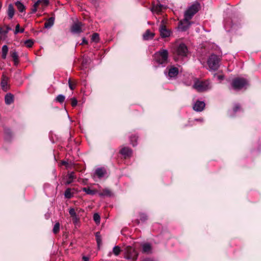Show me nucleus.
<instances>
[{
  "label": "nucleus",
  "mask_w": 261,
  "mask_h": 261,
  "mask_svg": "<svg viewBox=\"0 0 261 261\" xmlns=\"http://www.w3.org/2000/svg\"><path fill=\"white\" fill-rule=\"evenodd\" d=\"M200 8V4L198 2H195L188 8L184 13V19L179 22L178 25V28L181 31H185L190 27L192 23L190 20Z\"/></svg>",
  "instance_id": "f257e3e1"
},
{
  "label": "nucleus",
  "mask_w": 261,
  "mask_h": 261,
  "mask_svg": "<svg viewBox=\"0 0 261 261\" xmlns=\"http://www.w3.org/2000/svg\"><path fill=\"white\" fill-rule=\"evenodd\" d=\"M168 53L167 50L163 49L154 54V58L155 61L160 64H164L167 63Z\"/></svg>",
  "instance_id": "f03ea898"
},
{
  "label": "nucleus",
  "mask_w": 261,
  "mask_h": 261,
  "mask_svg": "<svg viewBox=\"0 0 261 261\" xmlns=\"http://www.w3.org/2000/svg\"><path fill=\"white\" fill-rule=\"evenodd\" d=\"M220 59L216 55H211L207 60V65L210 70H216L219 67Z\"/></svg>",
  "instance_id": "7ed1b4c3"
},
{
  "label": "nucleus",
  "mask_w": 261,
  "mask_h": 261,
  "mask_svg": "<svg viewBox=\"0 0 261 261\" xmlns=\"http://www.w3.org/2000/svg\"><path fill=\"white\" fill-rule=\"evenodd\" d=\"M248 82L247 80L244 78H236L231 83L233 88L235 90H241L248 85Z\"/></svg>",
  "instance_id": "20e7f679"
},
{
  "label": "nucleus",
  "mask_w": 261,
  "mask_h": 261,
  "mask_svg": "<svg viewBox=\"0 0 261 261\" xmlns=\"http://www.w3.org/2000/svg\"><path fill=\"white\" fill-rule=\"evenodd\" d=\"M193 87L198 92H203L210 88V83L208 81H197Z\"/></svg>",
  "instance_id": "39448f33"
},
{
  "label": "nucleus",
  "mask_w": 261,
  "mask_h": 261,
  "mask_svg": "<svg viewBox=\"0 0 261 261\" xmlns=\"http://www.w3.org/2000/svg\"><path fill=\"white\" fill-rule=\"evenodd\" d=\"M176 54L178 56L186 57L188 53V48L184 43L180 44L176 49Z\"/></svg>",
  "instance_id": "423d86ee"
},
{
  "label": "nucleus",
  "mask_w": 261,
  "mask_h": 261,
  "mask_svg": "<svg viewBox=\"0 0 261 261\" xmlns=\"http://www.w3.org/2000/svg\"><path fill=\"white\" fill-rule=\"evenodd\" d=\"M83 24L79 21L74 23L71 27V32L74 34H79L83 31Z\"/></svg>",
  "instance_id": "0eeeda50"
},
{
  "label": "nucleus",
  "mask_w": 261,
  "mask_h": 261,
  "mask_svg": "<svg viewBox=\"0 0 261 261\" xmlns=\"http://www.w3.org/2000/svg\"><path fill=\"white\" fill-rule=\"evenodd\" d=\"M205 104L204 101L197 100L193 106V109L197 112H201L205 108Z\"/></svg>",
  "instance_id": "6e6552de"
},
{
  "label": "nucleus",
  "mask_w": 261,
  "mask_h": 261,
  "mask_svg": "<svg viewBox=\"0 0 261 261\" xmlns=\"http://www.w3.org/2000/svg\"><path fill=\"white\" fill-rule=\"evenodd\" d=\"M11 30V28L8 25L6 26V30H4L3 28L0 27V40L5 39L7 37V34Z\"/></svg>",
  "instance_id": "1a4fd4ad"
},
{
  "label": "nucleus",
  "mask_w": 261,
  "mask_h": 261,
  "mask_svg": "<svg viewBox=\"0 0 261 261\" xmlns=\"http://www.w3.org/2000/svg\"><path fill=\"white\" fill-rule=\"evenodd\" d=\"M8 77L4 75H3L2 80L1 81V86L3 90L5 91H7L9 89V85L8 84Z\"/></svg>",
  "instance_id": "9d476101"
},
{
  "label": "nucleus",
  "mask_w": 261,
  "mask_h": 261,
  "mask_svg": "<svg viewBox=\"0 0 261 261\" xmlns=\"http://www.w3.org/2000/svg\"><path fill=\"white\" fill-rule=\"evenodd\" d=\"M165 8V7L163 5L156 4V5H153L151 10L152 12L159 14L162 12V10Z\"/></svg>",
  "instance_id": "9b49d317"
},
{
  "label": "nucleus",
  "mask_w": 261,
  "mask_h": 261,
  "mask_svg": "<svg viewBox=\"0 0 261 261\" xmlns=\"http://www.w3.org/2000/svg\"><path fill=\"white\" fill-rule=\"evenodd\" d=\"M178 69L175 67H171L168 71V76L169 77H174L178 73Z\"/></svg>",
  "instance_id": "f8f14e48"
},
{
  "label": "nucleus",
  "mask_w": 261,
  "mask_h": 261,
  "mask_svg": "<svg viewBox=\"0 0 261 261\" xmlns=\"http://www.w3.org/2000/svg\"><path fill=\"white\" fill-rule=\"evenodd\" d=\"M160 32L162 37L165 38L170 36V32L166 29L164 25L161 26Z\"/></svg>",
  "instance_id": "ddd939ff"
},
{
  "label": "nucleus",
  "mask_w": 261,
  "mask_h": 261,
  "mask_svg": "<svg viewBox=\"0 0 261 261\" xmlns=\"http://www.w3.org/2000/svg\"><path fill=\"white\" fill-rule=\"evenodd\" d=\"M76 178L74 175V172H71L68 173L66 181L65 182V185H68L70 184L73 181V179Z\"/></svg>",
  "instance_id": "4468645a"
},
{
  "label": "nucleus",
  "mask_w": 261,
  "mask_h": 261,
  "mask_svg": "<svg viewBox=\"0 0 261 261\" xmlns=\"http://www.w3.org/2000/svg\"><path fill=\"white\" fill-rule=\"evenodd\" d=\"M132 150L128 147H123L121 150L120 153L124 156L125 158L128 157L132 154Z\"/></svg>",
  "instance_id": "2eb2a0df"
},
{
  "label": "nucleus",
  "mask_w": 261,
  "mask_h": 261,
  "mask_svg": "<svg viewBox=\"0 0 261 261\" xmlns=\"http://www.w3.org/2000/svg\"><path fill=\"white\" fill-rule=\"evenodd\" d=\"M55 22V18L50 17L44 23V28L46 29H50L53 27Z\"/></svg>",
  "instance_id": "dca6fc26"
},
{
  "label": "nucleus",
  "mask_w": 261,
  "mask_h": 261,
  "mask_svg": "<svg viewBox=\"0 0 261 261\" xmlns=\"http://www.w3.org/2000/svg\"><path fill=\"white\" fill-rule=\"evenodd\" d=\"M142 250L144 253H149L151 251V247L148 243H145L142 245Z\"/></svg>",
  "instance_id": "f3484780"
},
{
  "label": "nucleus",
  "mask_w": 261,
  "mask_h": 261,
  "mask_svg": "<svg viewBox=\"0 0 261 261\" xmlns=\"http://www.w3.org/2000/svg\"><path fill=\"white\" fill-rule=\"evenodd\" d=\"M154 36V34L147 30L144 34L143 37L144 40H149L152 39Z\"/></svg>",
  "instance_id": "a211bd4d"
},
{
  "label": "nucleus",
  "mask_w": 261,
  "mask_h": 261,
  "mask_svg": "<svg viewBox=\"0 0 261 261\" xmlns=\"http://www.w3.org/2000/svg\"><path fill=\"white\" fill-rule=\"evenodd\" d=\"M5 103L10 105L13 101V96L10 93L7 94L5 98Z\"/></svg>",
  "instance_id": "6ab92c4d"
},
{
  "label": "nucleus",
  "mask_w": 261,
  "mask_h": 261,
  "mask_svg": "<svg viewBox=\"0 0 261 261\" xmlns=\"http://www.w3.org/2000/svg\"><path fill=\"white\" fill-rule=\"evenodd\" d=\"M14 9L12 4H9L8 8V15L9 17L11 19L14 15Z\"/></svg>",
  "instance_id": "aec40b11"
},
{
  "label": "nucleus",
  "mask_w": 261,
  "mask_h": 261,
  "mask_svg": "<svg viewBox=\"0 0 261 261\" xmlns=\"http://www.w3.org/2000/svg\"><path fill=\"white\" fill-rule=\"evenodd\" d=\"M95 173L98 177L101 178L106 174V170L103 168H98L96 170Z\"/></svg>",
  "instance_id": "412c9836"
},
{
  "label": "nucleus",
  "mask_w": 261,
  "mask_h": 261,
  "mask_svg": "<svg viewBox=\"0 0 261 261\" xmlns=\"http://www.w3.org/2000/svg\"><path fill=\"white\" fill-rule=\"evenodd\" d=\"M15 5L19 12H23L24 11L25 7L20 2L17 1L15 3Z\"/></svg>",
  "instance_id": "4be33fe9"
},
{
  "label": "nucleus",
  "mask_w": 261,
  "mask_h": 261,
  "mask_svg": "<svg viewBox=\"0 0 261 261\" xmlns=\"http://www.w3.org/2000/svg\"><path fill=\"white\" fill-rule=\"evenodd\" d=\"M2 57L3 59H5L6 58L7 55L8 51V47L6 45H4L2 46Z\"/></svg>",
  "instance_id": "5701e85b"
},
{
  "label": "nucleus",
  "mask_w": 261,
  "mask_h": 261,
  "mask_svg": "<svg viewBox=\"0 0 261 261\" xmlns=\"http://www.w3.org/2000/svg\"><path fill=\"white\" fill-rule=\"evenodd\" d=\"M111 192L108 189H105L102 191V192L99 193V195L100 196H111Z\"/></svg>",
  "instance_id": "b1692460"
},
{
  "label": "nucleus",
  "mask_w": 261,
  "mask_h": 261,
  "mask_svg": "<svg viewBox=\"0 0 261 261\" xmlns=\"http://www.w3.org/2000/svg\"><path fill=\"white\" fill-rule=\"evenodd\" d=\"M11 56L13 59L14 64L17 65L18 63V56L17 52L15 51L11 52Z\"/></svg>",
  "instance_id": "393cba45"
},
{
  "label": "nucleus",
  "mask_w": 261,
  "mask_h": 261,
  "mask_svg": "<svg viewBox=\"0 0 261 261\" xmlns=\"http://www.w3.org/2000/svg\"><path fill=\"white\" fill-rule=\"evenodd\" d=\"M95 237L98 247H99L102 243V239L99 232H96Z\"/></svg>",
  "instance_id": "a878e982"
},
{
  "label": "nucleus",
  "mask_w": 261,
  "mask_h": 261,
  "mask_svg": "<svg viewBox=\"0 0 261 261\" xmlns=\"http://www.w3.org/2000/svg\"><path fill=\"white\" fill-rule=\"evenodd\" d=\"M64 196L65 198L70 199L73 196V193H71V189L70 188H68L64 193Z\"/></svg>",
  "instance_id": "bb28decb"
},
{
  "label": "nucleus",
  "mask_w": 261,
  "mask_h": 261,
  "mask_svg": "<svg viewBox=\"0 0 261 261\" xmlns=\"http://www.w3.org/2000/svg\"><path fill=\"white\" fill-rule=\"evenodd\" d=\"M82 190L89 195H93L96 193V191L95 190H91L89 188H83Z\"/></svg>",
  "instance_id": "cd10ccee"
},
{
  "label": "nucleus",
  "mask_w": 261,
  "mask_h": 261,
  "mask_svg": "<svg viewBox=\"0 0 261 261\" xmlns=\"http://www.w3.org/2000/svg\"><path fill=\"white\" fill-rule=\"evenodd\" d=\"M129 249H130V251L133 252V253H132V254H130L128 256V258H132L133 259H136L137 258V256H138L137 253L136 252V251L134 249H133L132 248H130Z\"/></svg>",
  "instance_id": "c85d7f7f"
},
{
  "label": "nucleus",
  "mask_w": 261,
  "mask_h": 261,
  "mask_svg": "<svg viewBox=\"0 0 261 261\" xmlns=\"http://www.w3.org/2000/svg\"><path fill=\"white\" fill-rule=\"evenodd\" d=\"M60 224L59 222H56L53 228V232L55 234L57 233L60 230Z\"/></svg>",
  "instance_id": "c756f323"
},
{
  "label": "nucleus",
  "mask_w": 261,
  "mask_h": 261,
  "mask_svg": "<svg viewBox=\"0 0 261 261\" xmlns=\"http://www.w3.org/2000/svg\"><path fill=\"white\" fill-rule=\"evenodd\" d=\"M65 99V97L62 94L57 96L56 100L60 103H63Z\"/></svg>",
  "instance_id": "7c9ffc66"
},
{
  "label": "nucleus",
  "mask_w": 261,
  "mask_h": 261,
  "mask_svg": "<svg viewBox=\"0 0 261 261\" xmlns=\"http://www.w3.org/2000/svg\"><path fill=\"white\" fill-rule=\"evenodd\" d=\"M121 251L120 247L118 246H115L113 249V252L115 255H118Z\"/></svg>",
  "instance_id": "2f4dec72"
},
{
  "label": "nucleus",
  "mask_w": 261,
  "mask_h": 261,
  "mask_svg": "<svg viewBox=\"0 0 261 261\" xmlns=\"http://www.w3.org/2000/svg\"><path fill=\"white\" fill-rule=\"evenodd\" d=\"M24 44L28 47H31L34 44V41L32 40H27L24 42Z\"/></svg>",
  "instance_id": "473e14b6"
},
{
  "label": "nucleus",
  "mask_w": 261,
  "mask_h": 261,
  "mask_svg": "<svg viewBox=\"0 0 261 261\" xmlns=\"http://www.w3.org/2000/svg\"><path fill=\"white\" fill-rule=\"evenodd\" d=\"M38 1H40L39 5L41 4L43 7L47 6L49 3L48 0H38Z\"/></svg>",
  "instance_id": "72a5a7b5"
},
{
  "label": "nucleus",
  "mask_w": 261,
  "mask_h": 261,
  "mask_svg": "<svg viewBox=\"0 0 261 261\" xmlns=\"http://www.w3.org/2000/svg\"><path fill=\"white\" fill-rule=\"evenodd\" d=\"M39 2L37 1L33 5V7L32 8V13H35L37 10L38 6L39 5Z\"/></svg>",
  "instance_id": "f704fd0d"
},
{
  "label": "nucleus",
  "mask_w": 261,
  "mask_h": 261,
  "mask_svg": "<svg viewBox=\"0 0 261 261\" xmlns=\"http://www.w3.org/2000/svg\"><path fill=\"white\" fill-rule=\"evenodd\" d=\"M91 39L92 40V41H95V42H98V40H99V35L97 33H94L92 35V38Z\"/></svg>",
  "instance_id": "c9c22d12"
},
{
  "label": "nucleus",
  "mask_w": 261,
  "mask_h": 261,
  "mask_svg": "<svg viewBox=\"0 0 261 261\" xmlns=\"http://www.w3.org/2000/svg\"><path fill=\"white\" fill-rule=\"evenodd\" d=\"M93 219L96 223H99L100 218L98 214H95L94 215Z\"/></svg>",
  "instance_id": "e433bc0d"
},
{
  "label": "nucleus",
  "mask_w": 261,
  "mask_h": 261,
  "mask_svg": "<svg viewBox=\"0 0 261 261\" xmlns=\"http://www.w3.org/2000/svg\"><path fill=\"white\" fill-rule=\"evenodd\" d=\"M71 105L72 107H75L77 105V101L75 97L71 98Z\"/></svg>",
  "instance_id": "4c0bfd02"
},
{
  "label": "nucleus",
  "mask_w": 261,
  "mask_h": 261,
  "mask_svg": "<svg viewBox=\"0 0 261 261\" xmlns=\"http://www.w3.org/2000/svg\"><path fill=\"white\" fill-rule=\"evenodd\" d=\"M69 213L71 217L76 215L75 210L73 208H70L69 210Z\"/></svg>",
  "instance_id": "58836bf2"
},
{
  "label": "nucleus",
  "mask_w": 261,
  "mask_h": 261,
  "mask_svg": "<svg viewBox=\"0 0 261 261\" xmlns=\"http://www.w3.org/2000/svg\"><path fill=\"white\" fill-rule=\"evenodd\" d=\"M137 140V137L135 136L130 138V142L133 146H135L136 145Z\"/></svg>",
  "instance_id": "ea45409f"
},
{
  "label": "nucleus",
  "mask_w": 261,
  "mask_h": 261,
  "mask_svg": "<svg viewBox=\"0 0 261 261\" xmlns=\"http://www.w3.org/2000/svg\"><path fill=\"white\" fill-rule=\"evenodd\" d=\"M72 220H73V223L74 224H76V223H77L79 222V218L78 217L77 215H75L74 216H73L72 217Z\"/></svg>",
  "instance_id": "a19ab883"
},
{
  "label": "nucleus",
  "mask_w": 261,
  "mask_h": 261,
  "mask_svg": "<svg viewBox=\"0 0 261 261\" xmlns=\"http://www.w3.org/2000/svg\"><path fill=\"white\" fill-rule=\"evenodd\" d=\"M19 24H18L17 25H16L15 30L14 32L15 34H17V33H19Z\"/></svg>",
  "instance_id": "79ce46f5"
},
{
  "label": "nucleus",
  "mask_w": 261,
  "mask_h": 261,
  "mask_svg": "<svg viewBox=\"0 0 261 261\" xmlns=\"http://www.w3.org/2000/svg\"><path fill=\"white\" fill-rule=\"evenodd\" d=\"M215 76H216V77L218 79L219 81H221L223 79L224 76L222 75H217L215 74L214 75Z\"/></svg>",
  "instance_id": "37998d69"
},
{
  "label": "nucleus",
  "mask_w": 261,
  "mask_h": 261,
  "mask_svg": "<svg viewBox=\"0 0 261 261\" xmlns=\"http://www.w3.org/2000/svg\"><path fill=\"white\" fill-rule=\"evenodd\" d=\"M68 85H69V87L70 88V89L71 90H73V89L74 88V87H73V86L71 84V81L70 79H69L68 80Z\"/></svg>",
  "instance_id": "c03bdc74"
},
{
  "label": "nucleus",
  "mask_w": 261,
  "mask_h": 261,
  "mask_svg": "<svg viewBox=\"0 0 261 261\" xmlns=\"http://www.w3.org/2000/svg\"><path fill=\"white\" fill-rule=\"evenodd\" d=\"M140 219L142 221H145V220H146L147 217L145 214H141Z\"/></svg>",
  "instance_id": "a18cd8bd"
},
{
  "label": "nucleus",
  "mask_w": 261,
  "mask_h": 261,
  "mask_svg": "<svg viewBox=\"0 0 261 261\" xmlns=\"http://www.w3.org/2000/svg\"><path fill=\"white\" fill-rule=\"evenodd\" d=\"M240 109V106L239 105H236L233 108V111L234 112H236Z\"/></svg>",
  "instance_id": "49530a36"
},
{
  "label": "nucleus",
  "mask_w": 261,
  "mask_h": 261,
  "mask_svg": "<svg viewBox=\"0 0 261 261\" xmlns=\"http://www.w3.org/2000/svg\"><path fill=\"white\" fill-rule=\"evenodd\" d=\"M82 258L83 261H89V257L88 256H84Z\"/></svg>",
  "instance_id": "de8ad7c7"
},
{
  "label": "nucleus",
  "mask_w": 261,
  "mask_h": 261,
  "mask_svg": "<svg viewBox=\"0 0 261 261\" xmlns=\"http://www.w3.org/2000/svg\"><path fill=\"white\" fill-rule=\"evenodd\" d=\"M86 43H87V41L86 40L85 38H84L83 39V41H82V43L81 44H86Z\"/></svg>",
  "instance_id": "09e8293b"
},
{
  "label": "nucleus",
  "mask_w": 261,
  "mask_h": 261,
  "mask_svg": "<svg viewBox=\"0 0 261 261\" xmlns=\"http://www.w3.org/2000/svg\"><path fill=\"white\" fill-rule=\"evenodd\" d=\"M141 261H153L152 259H150V258H146V259H144Z\"/></svg>",
  "instance_id": "8fccbe9b"
},
{
  "label": "nucleus",
  "mask_w": 261,
  "mask_h": 261,
  "mask_svg": "<svg viewBox=\"0 0 261 261\" xmlns=\"http://www.w3.org/2000/svg\"><path fill=\"white\" fill-rule=\"evenodd\" d=\"M62 164L63 165H66V164H67V163L66 162H65V161H62Z\"/></svg>",
  "instance_id": "3c124183"
},
{
  "label": "nucleus",
  "mask_w": 261,
  "mask_h": 261,
  "mask_svg": "<svg viewBox=\"0 0 261 261\" xmlns=\"http://www.w3.org/2000/svg\"><path fill=\"white\" fill-rule=\"evenodd\" d=\"M24 29H22L21 30H19V32L23 33L24 32Z\"/></svg>",
  "instance_id": "603ef678"
},
{
  "label": "nucleus",
  "mask_w": 261,
  "mask_h": 261,
  "mask_svg": "<svg viewBox=\"0 0 261 261\" xmlns=\"http://www.w3.org/2000/svg\"><path fill=\"white\" fill-rule=\"evenodd\" d=\"M1 7H2V4L0 3V9H1Z\"/></svg>",
  "instance_id": "864d4df0"
}]
</instances>
